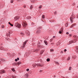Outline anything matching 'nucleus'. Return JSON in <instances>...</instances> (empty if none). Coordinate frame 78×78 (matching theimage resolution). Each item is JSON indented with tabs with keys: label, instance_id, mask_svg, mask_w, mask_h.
<instances>
[{
	"label": "nucleus",
	"instance_id": "nucleus-1",
	"mask_svg": "<svg viewBox=\"0 0 78 78\" xmlns=\"http://www.w3.org/2000/svg\"><path fill=\"white\" fill-rule=\"evenodd\" d=\"M15 24V26L16 27H17L19 28H20V27H21V25H20V24H19V23H16Z\"/></svg>",
	"mask_w": 78,
	"mask_h": 78
},
{
	"label": "nucleus",
	"instance_id": "nucleus-2",
	"mask_svg": "<svg viewBox=\"0 0 78 78\" xmlns=\"http://www.w3.org/2000/svg\"><path fill=\"white\" fill-rule=\"evenodd\" d=\"M28 41V40H26L23 43V47H22V48H23L24 47H25V46L26 44H27V42Z\"/></svg>",
	"mask_w": 78,
	"mask_h": 78
},
{
	"label": "nucleus",
	"instance_id": "nucleus-3",
	"mask_svg": "<svg viewBox=\"0 0 78 78\" xmlns=\"http://www.w3.org/2000/svg\"><path fill=\"white\" fill-rule=\"evenodd\" d=\"M73 37H75V38L76 39L73 40L74 41V42H75L74 43H75V42H76L77 41V40H78V37L76 35H74L73 36Z\"/></svg>",
	"mask_w": 78,
	"mask_h": 78
},
{
	"label": "nucleus",
	"instance_id": "nucleus-4",
	"mask_svg": "<svg viewBox=\"0 0 78 78\" xmlns=\"http://www.w3.org/2000/svg\"><path fill=\"white\" fill-rule=\"evenodd\" d=\"M6 71L4 70H0V74H3V73H5Z\"/></svg>",
	"mask_w": 78,
	"mask_h": 78
},
{
	"label": "nucleus",
	"instance_id": "nucleus-5",
	"mask_svg": "<svg viewBox=\"0 0 78 78\" xmlns=\"http://www.w3.org/2000/svg\"><path fill=\"white\" fill-rule=\"evenodd\" d=\"M23 27H27V23H26V21H23Z\"/></svg>",
	"mask_w": 78,
	"mask_h": 78
},
{
	"label": "nucleus",
	"instance_id": "nucleus-6",
	"mask_svg": "<svg viewBox=\"0 0 78 78\" xmlns=\"http://www.w3.org/2000/svg\"><path fill=\"white\" fill-rule=\"evenodd\" d=\"M73 19H75V17H70V19L71 23H73Z\"/></svg>",
	"mask_w": 78,
	"mask_h": 78
},
{
	"label": "nucleus",
	"instance_id": "nucleus-7",
	"mask_svg": "<svg viewBox=\"0 0 78 78\" xmlns=\"http://www.w3.org/2000/svg\"><path fill=\"white\" fill-rule=\"evenodd\" d=\"M75 42V41H69V42L68 43V45H70V44H71L72 43H74Z\"/></svg>",
	"mask_w": 78,
	"mask_h": 78
},
{
	"label": "nucleus",
	"instance_id": "nucleus-8",
	"mask_svg": "<svg viewBox=\"0 0 78 78\" xmlns=\"http://www.w3.org/2000/svg\"><path fill=\"white\" fill-rule=\"evenodd\" d=\"M26 34L27 36H30V32H29V31H26Z\"/></svg>",
	"mask_w": 78,
	"mask_h": 78
},
{
	"label": "nucleus",
	"instance_id": "nucleus-9",
	"mask_svg": "<svg viewBox=\"0 0 78 78\" xmlns=\"http://www.w3.org/2000/svg\"><path fill=\"white\" fill-rule=\"evenodd\" d=\"M19 19V18L17 16H16L14 17V19H15V20H18V19Z\"/></svg>",
	"mask_w": 78,
	"mask_h": 78
},
{
	"label": "nucleus",
	"instance_id": "nucleus-10",
	"mask_svg": "<svg viewBox=\"0 0 78 78\" xmlns=\"http://www.w3.org/2000/svg\"><path fill=\"white\" fill-rule=\"evenodd\" d=\"M0 48L2 50H4V51H6V50L3 47H0Z\"/></svg>",
	"mask_w": 78,
	"mask_h": 78
},
{
	"label": "nucleus",
	"instance_id": "nucleus-11",
	"mask_svg": "<svg viewBox=\"0 0 78 78\" xmlns=\"http://www.w3.org/2000/svg\"><path fill=\"white\" fill-rule=\"evenodd\" d=\"M76 25V23H74L70 27V28H72V27H73L74 26H75Z\"/></svg>",
	"mask_w": 78,
	"mask_h": 78
},
{
	"label": "nucleus",
	"instance_id": "nucleus-12",
	"mask_svg": "<svg viewBox=\"0 0 78 78\" xmlns=\"http://www.w3.org/2000/svg\"><path fill=\"white\" fill-rule=\"evenodd\" d=\"M41 33V30H38L36 32L37 34H39V33Z\"/></svg>",
	"mask_w": 78,
	"mask_h": 78
},
{
	"label": "nucleus",
	"instance_id": "nucleus-13",
	"mask_svg": "<svg viewBox=\"0 0 78 78\" xmlns=\"http://www.w3.org/2000/svg\"><path fill=\"white\" fill-rule=\"evenodd\" d=\"M76 51L77 52V53H78V46H76Z\"/></svg>",
	"mask_w": 78,
	"mask_h": 78
},
{
	"label": "nucleus",
	"instance_id": "nucleus-14",
	"mask_svg": "<svg viewBox=\"0 0 78 78\" xmlns=\"http://www.w3.org/2000/svg\"><path fill=\"white\" fill-rule=\"evenodd\" d=\"M31 18V16H28L27 17V19H30Z\"/></svg>",
	"mask_w": 78,
	"mask_h": 78
},
{
	"label": "nucleus",
	"instance_id": "nucleus-15",
	"mask_svg": "<svg viewBox=\"0 0 78 78\" xmlns=\"http://www.w3.org/2000/svg\"><path fill=\"white\" fill-rule=\"evenodd\" d=\"M22 64V62H18L16 63V64H18V65H20V64Z\"/></svg>",
	"mask_w": 78,
	"mask_h": 78
},
{
	"label": "nucleus",
	"instance_id": "nucleus-16",
	"mask_svg": "<svg viewBox=\"0 0 78 78\" xmlns=\"http://www.w3.org/2000/svg\"><path fill=\"white\" fill-rule=\"evenodd\" d=\"M44 42L46 45H48V43H47V41H44Z\"/></svg>",
	"mask_w": 78,
	"mask_h": 78
},
{
	"label": "nucleus",
	"instance_id": "nucleus-17",
	"mask_svg": "<svg viewBox=\"0 0 78 78\" xmlns=\"http://www.w3.org/2000/svg\"><path fill=\"white\" fill-rule=\"evenodd\" d=\"M39 50V49H36L34 51V52H36V51H38Z\"/></svg>",
	"mask_w": 78,
	"mask_h": 78
},
{
	"label": "nucleus",
	"instance_id": "nucleus-18",
	"mask_svg": "<svg viewBox=\"0 0 78 78\" xmlns=\"http://www.w3.org/2000/svg\"><path fill=\"white\" fill-rule=\"evenodd\" d=\"M73 58L74 59H75L76 58V55H74L73 57Z\"/></svg>",
	"mask_w": 78,
	"mask_h": 78
},
{
	"label": "nucleus",
	"instance_id": "nucleus-19",
	"mask_svg": "<svg viewBox=\"0 0 78 78\" xmlns=\"http://www.w3.org/2000/svg\"><path fill=\"white\" fill-rule=\"evenodd\" d=\"M46 61H47V62H49V61H50V59L49 58H47L46 60Z\"/></svg>",
	"mask_w": 78,
	"mask_h": 78
},
{
	"label": "nucleus",
	"instance_id": "nucleus-20",
	"mask_svg": "<svg viewBox=\"0 0 78 78\" xmlns=\"http://www.w3.org/2000/svg\"><path fill=\"white\" fill-rule=\"evenodd\" d=\"M1 61H3V62H5V60L3 59H1Z\"/></svg>",
	"mask_w": 78,
	"mask_h": 78
},
{
	"label": "nucleus",
	"instance_id": "nucleus-21",
	"mask_svg": "<svg viewBox=\"0 0 78 78\" xmlns=\"http://www.w3.org/2000/svg\"><path fill=\"white\" fill-rule=\"evenodd\" d=\"M70 57H68V58H67V60L69 61V60H70Z\"/></svg>",
	"mask_w": 78,
	"mask_h": 78
},
{
	"label": "nucleus",
	"instance_id": "nucleus-22",
	"mask_svg": "<svg viewBox=\"0 0 78 78\" xmlns=\"http://www.w3.org/2000/svg\"><path fill=\"white\" fill-rule=\"evenodd\" d=\"M7 36L8 37V36H9H9L10 35V34H9V33H7L6 34Z\"/></svg>",
	"mask_w": 78,
	"mask_h": 78
},
{
	"label": "nucleus",
	"instance_id": "nucleus-23",
	"mask_svg": "<svg viewBox=\"0 0 78 78\" xmlns=\"http://www.w3.org/2000/svg\"><path fill=\"white\" fill-rule=\"evenodd\" d=\"M33 67H36V65L34 64L33 65Z\"/></svg>",
	"mask_w": 78,
	"mask_h": 78
},
{
	"label": "nucleus",
	"instance_id": "nucleus-24",
	"mask_svg": "<svg viewBox=\"0 0 78 78\" xmlns=\"http://www.w3.org/2000/svg\"><path fill=\"white\" fill-rule=\"evenodd\" d=\"M9 25H11V27H12L13 26V25L11 24V23L9 22Z\"/></svg>",
	"mask_w": 78,
	"mask_h": 78
},
{
	"label": "nucleus",
	"instance_id": "nucleus-25",
	"mask_svg": "<svg viewBox=\"0 0 78 78\" xmlns=\"http://www.w3.org/2000/svg\"><path fill=\"white\" fill-rule=\"evenodd\" d=\"M20 34H21V35H22V36H23L25 34H24V33H22V32L20 33Z\"/></svg>",
	"mask_w": 78,
	"mask_h": 78
},
{
	"label": "nucleus",
	"instance_id": "nucleus-26",
	"mask_svg": "<svg viewBox=\"0 0 78 78\" xmlns=\"http://www.w3.org/2000/svg\"><path fill=\"white\" fill-rule=\"evenodd\" d=\"M33 5H31L30 7V9H33Z\"/></svg>",
	"mask_w": 78,
	"mask_h": 78
},
{
	"label": "nucleus",
	"instance_id": "nucleus-27",
	"mask_svg": "<svg viewBox=\"0 0 78 78\" xmlns=\"http://www.w3.org/2000/svg\"><path fill=\"white\" fill-rule=\"evenodd\" d=\"M54 51V49H50L51 52V51Z\"/></svg>",
	"mask_w": 78,
	"mask_h": 78
},
{
	"label": "nucleus",
	"instance_id": "nucleus-28",
	"mask_svg": "<svg viewBox=\"0 0 78 78\" xmlns=\"http://www.w3.org/2000/svg\"><path fill=\"white\" fill-rule=\"evenodd\" d=\"M71 69H72V67H71L70 66L69 67V70H71Z\"/></svg>",
	"mask_w": 78,
	"mask_h": 78
},
{
	"label": "nucleus",
	"instance_id": "nucleus-29",
	"mask_svg": "<svg viewBox=\"0 0 78 78\" xmlns=\"http://www.w3.org/2000/svg\"><path fill=\"white\" fill-rule=\"evenodd\" d=\"M12 78H16V76H12Z\"/></svg>",
	"mask_w": 78,
	"mask_h": 78
},
{
	"label": "nucleus",
	"instance_id": "nucleus-30",
	"mask_svg": "<svg viewBox=\"0 0 78 78\" xmlns=\"http://www.w3.org/2000/svg\"><path fill=\"white\" fill-rule=\"evenodd\" d=\"M60 31H62H62H63V28H61Z\"/></svg>",
	"mask_w": 78,
	"mask_h": 78
},
{
	"label": "nucleus",
	"instance_id": "nucleus-31",
	"mask_svg": "<svg viewBox=\"0 0 78 78\" xmlns=\"http://www.w3.org/2000/svg\"><path fill=\"white\" fill-rule=\"evenodd\" d=\"M25 76L27 78L28 77V74H26L25 75Z\"/></svg>",
	"mask_w": 78,
	"mask_h": 78
},
{
	"label": "nucleus",
	"instance_id": "nucleus-32",
	"mask_svg": "<svg viewBox=\"0 0 78 78\" xmlns=\"http://www.w3.org/2000/svg\"><path fill=\"white\" fill-rule=\"evenodd\" d=\"M12 71L13 72H15V69H14L13 68L12 69Z\"/></svg>",
	"mask_w": 78,
	"mask_h": 78
},
{
	"label": "nucleus",
	"instance_id": "nucleus-33",
	"mask_svg": "<svg viewBox=\"0 0 78 78\" xmlns=\"http://www.w3.org/2000/svg\"><path fill=\"white\" fill-rule=\"evenodd\" d=\"M12 33V32L11 31H9V34H11Z\"/></svg>",
	"mask_w": 78,
	"mask_h": 78
},
{
	"label": "nucleus",
	"instance_id": "nucleus-34",
	"mask_svg": "<svg viewBox=\"0 0 78 78\" xmlns=\"http://www.w3.org/2000/svg\"><path fill=\"white\" fill-rule=\"evenodd\" d=\"M42 18H43V19H44L45 18V16L44 15H42Z\"/></svg>",
	"mask_w": 78,
	"mask_h": 78
},
{
	"label": "nucleus",
	"instance_id": "nucleus-35",
	"mask_svg": "<svg viewBox=\"0 0 78 78\" xmlns=\"http://www.w3.org/2000/svg\"><path fill=\"white\" fill-rule=\"evenodd\" d=\"M34 2H35V0H32L31 1V2L32 3H34Z\"/></svg>",
	"mask_w": 78,
	"mask_h": 78
},
{
	"label": "nucleus",
	"instance_id": "nucleus-36",
	"mask_svg": "<svg viewBox=\"0 0 78 78\" xmlns=\"http://www.w3.org/2000/svg\"><path fill=\"white\" fill-rule=\"evenodd\" d=\"M71 17H75V15H73L72 16H71Z\"/></svg>",
	"mask_w": 78,
	"mask_h": 78
},
{
	"label": "nucleus",
	"instance_id": "nucleus-37",
	"mask_svg": "<svg viewBox=\"0 0 78 78\" xmlns=\"http://www.w3.org/2000/svg\"><path fill=\"white\" fill-rule=\"evenodd\" d=\"M68 26V23H66V24H65V26L66 27H67Z\"/></svg>",
	"mask_w": 78,
	"mask_h": 78
},
{
	"label": "nucleus",
	"instance_id": "nucleus-38",
	"mask_svg": "<svg viewBox=\"0 0 78 78\" xmlns=\"http://www.w3.org/2000/svg\"><path fill=\"white\" fill-rule=\"evenodd\" d=\"M43 50H42L41 51V52L40 53V54H42V53H43Z\"/></svg>",
	"mask_w": 78,
	"mask_h": 78
},
{
	"label": "nucleus",
	"instance_id": "nucleus-39",
	"mask_svg": "<svg viewBox=\"0 0 78 78\" xmlns=\"http://www.w3.org/2000/svg\"><path fill=\"white\" fill-rule=\"evenodd\" d=\"M37 66H41V64H38Z\"/></svg>",
	"mask_w": 78,
	"mask_h": 78
},
{
	"label": "nucleus",
	"instance_id": "nucleus-40",
	"mask_svg": "<svg viewBox=\"0 0 78 78\" xmlns=\"http://www.w3.org/2000/svg\"><path fill=\"white\" fill-rule=\"evenodd\" d=\"M62 31H61V30L60 31H59V34H61V33H62Z\"/></svg>",
	"mask_w": 78,
	"mask_h": 78
},
{
	"label": "nucleus",
	"instance_id": "nucleus-41",
	"mask_svg": "<svg viewBox=\"0 0 78 78\" xmlns=\"http://www.w3.org/2000/svg\"><path fill=\"white\" fill-rule=\"evenodd\" d=\"M24 0H17V2H20V1H23Z\"/></svg>",
	"mask_w": 78,
	"mask_h": 78
},
{
	"label": "nucleus",
	"instance_id": "nucleus-42",
	"mask_svg": "<svg viewBox=\"0 0 78 78\" xmlns=\"http://www.w3.org/2000/svg\"><path fill=\"white\" fill-rule=\"evenodd\" d=\"M4 25H2V28H4Z\"/></svg>",
	"mask_w": 78,
	"mask_h": 78
},
{
	"label": "nucleus",
	"instance_id": "nucleus-43",
	"mask_svg": "<svg viewBox=\"0 0 78 78\" xmlns=\"http://www.w3.org/2000/svg\"><path fill=\"white\" fill-rule=\"evenodd\" d=\"M13 2H14V1L13 0H11V3H13Z\"/></svg>",
	"mask_w": 78,
	"mask_h": 78
},
{
	"label": "nucleus",
	"instance_id": "nucleus-44",
	"mask_svg": "<svg viewBox=\"0 0 78 78\" xmlns=\"http://www.w3.org/2000/svg\"><path fill=\"white\" fill-rule=\"evenodd\" d=\"M42 8V5H41L39 7V8Z\"/></svg>",
	"mask_w": 78,
	"mask_h": 78
},
{
	"label": "nucleus",
	"instance_id": "nucleus-45",
	"mask_svg": "<svg viewBox=\"0 0 78 78\" xmlns=\"http://www.w3.org/2000/svg\"><path fill=\"white\" fill-rule=\"evenodd\" d=\"M26 70L27 72H28V71L29 70V69H27Z\"/></svg>",
	"mask_w": 78,
	"mask_h": 78
},
{
	"label": "nucleus",
	"instance_id": "nucleus-46",
	"mask_svg": "<svg viewBox=\"0 0 78 78\" xmlns=\"http://www.w3.org/2000/svg\"><path fill=\"white\" fill-rule=\"evenodd\" d=\"M15 61H16V62H17V59H15Z\"/></svg>",
	"mask_w": 78,
	"mask_h": 78
},
{
	"label": "nucleus",
	"instance_id": "nucleus-47",
	"mask_svg": "<svg viewBox=\"0 0 78 78\" xmlns=\"http://www.w3.org/2000/svg\"><path fill=\"white\" fill-rule=\"evenodd\" d=\"M69 36L70 37H72V34H69Z\"/></svg>",
	"mask_w": 78,
	"mask_h": 78
},
{
	"label": "nucleus",
	"instance_id": "nucleus-48",
	"mask_svg": "<svg viewBox=\"0 0 78 78\" xmlns=\"http://www.w3.org/2000/svg\"><path fill=\"white\" fill-rule=\"evenodd\" d=\"M66 51H67V49H64V51L65 52Z\"/></svg>",
	"mask_w": 78,
	"mask_h": 78
},
{
	"label": "nucleus",
	"instance_id": "nucleus-49",
	"mask_svg": "<svg viewBox=\"0 0 78 78\" xmlns=\"http://www.w3.org/2000/svg\"><path fill=\"white\" fill-rule=\"evenodd\" d=\"M23 7H24V8H26V5H24L23 6Z\"/></svg>",
	"mask_w": 78,
	"mask_h": 78
},
{
	"label": "nucleus",
	"instance_id": "nucleus-50",
	"mask_svg": "<svg viewBox=\"0 0 78 78\" xmlns=\"http://www.w3.org/2000/svg\"><path fill=\"white\" fill-rule=\"evenodd\" d=\"M56 12H55V13H54V14L55 15H56Z\"/></svg>",
	"mask_w": 78,
	"mask_h": 78
},
{
	"label": "nucleus",
	"instance_id": "nucleus-51",
	"mask_svg": "<svg viewBox=\"0 0 78 78\" xmlns=\"http://www.w3.org/2000/svg\"><path fill=\"white\" fill-rule=\"evenodd\" d=\"M52 39H51L50 40V42H51L52 41Z\"/></svg>",
	"mask_w": 78,
	"mask_h": 78
},
{
	"label": "nucleus",
	"instance_id": "nucleus-52",
	"mask_svg": "<svg viewBox=\"0 0 78 78\" xmlns=\"http://www.w3.org/2000/svg\"><path fill=\"white\" fill-rule=\"evenodd\" d=\"M69 34V33L68 32L66 33V34Z\"/></svg>",
	"mask_w": 78,
	"mask_h": 78
},
{
	"label": "nucleus",
	"instance_id": "nucleus-53",
	"mask_svg": "<svg viewBox=\"0 0 78 78\" xmlns=\"http://www.w3.org/2000/svg\"><path fill=\"white\" fill-rule=\"evenodd\" d=\"M17 60H19V58H17Z\"/></svg>",
	"mask_w": 78,
	"mask_h": 78
},
{
	"label": "nucleus",
	"instance_id": "nucleus-54",
	"mask_svg": "<svg viewBox=\"0 0 78 78\" xmlns=\"http://www.w3.org/2000/svg\"><path fill=\"white\" fill-rule=\"evenodd\" d=\"M55 37H55V36H54L53 37V38H55Z\"/></svg>",
	"mask_w": 78,
	"mask_h": 78
},
{
	"label": "nucleus",
	"instance_id": "nucleus-55",
	"mask_svg": "<svg viewBox=\"0 0 78 78\" xmlns=\"http://www.w3.org/2000/svg\"><path fill=\"white\" fill-rule=\"evenodd\" d=\"M61 53H63V51H62L61 52Z\"/></svg>",
	"mask_w": 78,
	"mask_h": 78
},
{
	"label": "nucleus",
	"instance_id": "nucleus-56",
	"mask_svg": "<svg viewBox=\"0 0 78 78\" xmlns=\"http://www.w3.org/2000/svg\"><path fill=\"white\" fill-rule=\"evenodd\" d=\"M59 44V43H57V44H56L57 45H58V44Z\"/></svg>",
	"mask_w": 78,
	"mask_h": 78
},
{
	"label": "nucleus",
	"instance_id": "nucleus-57",
	"mask_svg": "<svg viewBox=\"0 0 78 78\" xmlns=\"http://www.w3.org/2000/svg\"><path fill=\"white\" fill-rule=\"evenodd\" d=\"M76 16L77 18H78V14Z\"/></svg>",
	"mask_w": 78,
	"mask_h": 78
},
{
	"label": "nucleus",
	"instance_id": "nucleus-58",
	"mask_svg": "<svg viewBox=\"0 0 78 78\" xmlns=\"http://www.w3.org/2000/svg\"><path fill=\"white\" fill-rule=\"evenodd\" d=\"M55 77H56V76H54V78H55Z\"/></svg>",
	"mask_w": 78,
	"mask_h": 78
},
{
	"label": "nucleus",
	"instance_id": "nucleus-59",
	"mask_svg": "<svg viewBox=\"0 0 78 78\" xmlns=\"http://www.w3.org/2000/svg\"><path fill=\"white\" fill-rule=\"evenodd\" d=\"M56 64H59L58 63V62H56Z\"/></svg>",
	"mask_w": 78,
	"mask_h": 78
},
{
	"label": "nucleus",
	"instance_id": "nucleus-60",
	"mask_svg": "<svg viewBox=\"0 0 78 78\" xmlns=\"http://www.w3.org/2000/svg\"><path fill=\"white\" fill-rule=\"evenodd\" d=\"M2 63V62L0 61V64H1Z\"/></svg>",
	"mask_w": 78,
	"mask_h": 78
},
{
	"label": "nucleus",
	"instance_id": "nucleus-61",
	"mask_svg": "<svg viewBox=\"0 0 78 78\" xmlns=\"http://www.w3.org/2000/svg\"><path fill=\"white\" fill-rule=\"evenodd\" d=\"M65 78H68V77L67 76Z\"/></svg>",
	"mask_w": 78,
	"mask_h": 78
},
{
	"label": "nucleus",
	"instance_id": "nucleus-62",
	"mask_svg": "<svg viewBox=\"0 0 78 78\" xmlns=\"http://www.w3.org/2000/svg\"><path fill=\"white\" fill-rule=\"evenodd\" d=\"M73 5H75V4H73Z\"/></svg>",
	"mask_w": 78,
	"mask_h": 78
},
{
	"label": "nucleus",
	"instance_id": "nucleus-63",
	"mask_svg": "<svg viewBox=\"0 0 78 78\" xmlns=\"http://www.w3.org/2000/svg\"><path fill=\"white\" fill-rule=\"evenodd\" d=\"M51 44H53V43H51Z\"/></svg>",
	"mask_w": 78,
	"mask_h": 78
},
{
	"label": "nucleus",
	"instance_id": "nucleus-64",
	"mask_svg": "<svg viewBox=\"0 0 78 78\" xmlns=\"http://www.w3.org/2000/svg\"><path fill=\"white\" fill-rule=\"evenodd\" d=\"M0 78H1V76H0Z\"/></svg>",
	"mask_w": 78,
	"mask_h": 78
}]
</instances>
